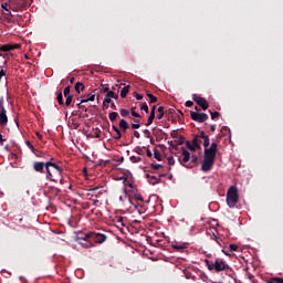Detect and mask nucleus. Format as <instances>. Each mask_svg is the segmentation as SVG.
<instances>
[{
    "instance_id": "nucleus-1",
    "label": "nucleus",
    "mask_w": 283,
    "mask_h": 283,
    "mask_svg": "<svg viewBox=\"0 0 283 283\" xmlns=\"http://www.w3.org/2000/svg\"><path fill=\"white\" fill-rule=\"evenodd\" d=\"M50 167H53V169L57 171L59 176H62L63 168L54 161L53 157H50V159L46 161V179L51 182H56V179H54V175H52V170H50Z\"/></svg>"
},
{
    "instance_id": "nucleus-2",
    "label": "nucleus",
    "mask_w": 283,
    "mask_h": 283,
    "mask_svg": "<svg viewBox=\"0 0 283 283\" xmlns=\"http://www.w3.org/2000/svg\"><path fill=\"white\" fill-rule=\"evenodd\" d=\"M240 200V195H238V187L231 186L227 192V205L230 209H233Z\"/></svg>"
},
{
    "instance_id": "nucleus-3",
    "label": "nucleus",
    "mask_w": 283,
    "mask_h": 283,
    "mask_svg": "<svg viewBox=\"0 0 283 283\" xmlns=\"http://www.w3.org/2000/svg\"><path fill=\"white\" fill-rule=\"evenodd\" d=\"M32 6V0H10V9L13 12H23Z\"/></svg>"
},
{
    "instance_id": "nucleus-4",
    "label": "nucleus",
    "mask_w": 283,
    "mask_h": 283,
    "mask_svg": "<svg viewBox=\"0 0 283 283\" xmlns=\"http://www.w3.org/2000/svg\"><path fill=\"white\" fill-rule=\"evenodd\" d=\"M213 271H216V273H222V271H226L227 275H231V273H233L231 266H229V264L221 259H216L213 262Z\"/></svg>"
},
{
    "instance_id": "nucleus-5",
    "label": "nucleus",
    "mask_w": 283,
    "mask_h": 283,
    "mask_svg": "<svg viewBox=\"0 0 283 283\" xmlns=\"http://www.w3.org/2000/svg\"><path fill=\"white\" fill-rule=\"evenodd\" d=\"M84 240H94L96 242V244H103V242H105V240H107V235L103 234V233H96V232H88L86 234H84V238H82Z\"/></svg>"
},
{
    "instance_id": "nucleus-6",
    "label": "nucleus",
    "mask_w": 283,
    "mask_h": 283,
    "mask_svg": "<svg viewBox=\"0 0 283 283\" xmlns=\"http://www.w3.org/2000/svg\"><path fill=\"white\" fill-rule=\"evenodd\" d=\"M218 154V144L213 142L209 148H205L203 158L216 160Z\"/></svg>"
},
{
    "instance_id": "nucleus-7",
    "label": "nucleus",
    "mask_w": 283,
    "mask_h": 283,
    "mask_svg": "<svg viewBox=\"0 0 283 283\" xmlns=\"http://www.w3.org/2000/svg\"><path fill=\"white\" fill-rule=\"evenodd\" d=\"M190 117L196 123H206V120H209V115L206 113H198V112H190Z\"/></svg>"
},
{
    "instance_id": "nucleus-8",
    "label": "nucleus",
    "mask_w": 283,
    "mask_h": 283,
    "mask_svg": "<svg viewBox=\"0 0 283 283\" xmlns=\"http://www.w3.org/2000/svg\"><path fill=\"white\" fill-rule=\"evenodd\" d=\"M8 125V115L6 106H3V98L0 99V127H6Z\"/></svg>"
},
{
    "instance_id": "nucleus-9",
    "label": "nucleus",
    "mask_w": 283,
    "mask_h": 283,
    "mask_svg": "<svg viewBox=\"0 0 283 283\" xmlns=\"http://www.w3.org/2000/svg\"><path fill=\"white\" fill-rule=\"evenodd\" d=\"M192 101L199 105L203 109V112H207L209 109V103L207 102V98L200 97L198 94L192 95Z\"/></svg>"
},
{
    "instance_id": "nucleus-10",
    "label": "nucleus",
    "mask_w": 283,
    "mask_h": 283,
    "mask_svg": "<svg viewBox=\"0 0 283 283\" xmlns=\"http://www.w3.org/2000/svg\"><path fill=\"white\" fill-rule=\"evenodd\" d=\"M181 155H182V158L180 159L181 165H184V167H187L188 169H191L193 166L188 165L189 160H191V153H189V150H187L186 148H182Z\"/></svg>"
},
{
    "instance_id": "nucleus-11",
    "label": "nucleus",
    "mask_w": 283,
    "mask_h": 283,
    "mask_svg": "<svg viewBox=\"0 0 283 283\" xmlns=\"http://www.w3.org/2000/svg\"><path fill=\"white\" fill-rule=\"evenodd\" d=\"M214 163H216V159L203 157V161H202V165H201V171H205V172L211 171V169L213 168Z\"/></svg>"
},
{
    "instance_id": "nucleus-12",
    "label": "nucleus",
    "mask_w": 283,
    "mask_h": 283,
    "mask_svg": "<svg viewBox=\"0 0 283 283\" xmlns=\"http://www.w3.org/2000/svg\"><path fill=\"white\" fill-rule=\"evenodd\" d=\"M21 48V44H3L0 46V52H6V56H8V52H12V50H19Z\"/></svg>"
},
{
    "instance_id": "nucleus-13",
    "label": "nucleus",
    "mask_w": 283,
    "mask_h": 283,
    "mask_svg": "<svg viewBox=\"0 0 283 283\" xmlns=\"http://www.w3.org/2000/svg\"><path fill=\"white\" fill-rule=\"evenodd\" d=\"M112 98L118 101V94L114 93V91H109L108 93H106L103 105H109V103H112Z\"/></svg>"
},
{
    "instance_id": "nucleus-14",
    "label": "nucleus",
    "mask_w": 283,
    "mask_h": 283,
    "mask_svg": "<svg viewBox=\"0 0 283 283\" xmlns=\"http://www.w3.org/2000/svg\"><path fill=\"white\" fill-rule=\"evenodd\" d=\"M48 161H35L33 164L34 171H38L39 174H45Z\"/></svg>"
},
{
    "instance_id": "nucleus-15",
    "label": "nucleus",
    "mask_w": 283,
    "mask_h": 283,
    "mask_svg": "<svg viewBox=\"0 0 283 283\" xmlns=\"http://www.w3.org/2000/svg\"><path fill=\"white\" fill-rule=\"evenodd\" d=\"M165 175H160L159 177H156L154 175L146 174V178L149 182V185H158L160 182V178H163Z\"/></svg>"
},
{
    "instance_id": "nucleus-16",
    "label": "nucleus",
    "mask_w": 283,
    "mask_h": 283,
    "mask_svg": "<svg viewBox=\"0 0 283 283\" xmlns=\"http://www.w3.org/2000/svg\"><path fill=\"white\" fill-rule=\"evenodd\" d=\"M118 125L124 133L127 132V129H129V123H127L126 119H120Z\"/></svg>"
},
{
    "instance_id": "nucleus-17",
    "label": "nucleus",
    "mask_w": 283,
    "mask_h": 283,
    "mask_svg": "<svg viewBox=\"0 0 283 283\" xmlns=\"http://www.w3.org/2000/svg\"><path fill=\"white\" fill-rule=\"evenodd\" d=\"M172 249H175V251H185V249H187V244L186 243H175V244H172Z\"/></svg>"
},
{
    "instance_id": "nucleus-18",
    "label": "nucleus",
    "mask_w": 283,
    "mask_h": 283,
    "mask_svg": "<svg viewBox=\"0 0 283 283\" xmlns=\"http://www.w3.org/2000/svg\"><path fill=\"white\" fill-rule=\"evenodd\" d=\"M83 90H85V84L77 82L75 83V92H77V94H81V92H83Z\"/></svg>"
},
{
    "instance_id": "nucleus-19",
    "label": "nucleus",
    "mask_w": 283,
    "mask_h": 283,
    "mask_svg": "<svg viewBox=\"0 0 283 283\" xmlns=\"http://www.w3.org/2000/svg\"><path fill=\"white\" fill-rule=\"evenodd\" d=\"M191 143L195 145L197 149H202V147L200 146V137H197V135H195Z\"/></svg>"
},
{
    "instance_id": "nucleus-20",
    "label": "nucleus",
    "mask_w": 283,
    "mask_h": 283,
    "mask_svg": "<svg viewBox=\"0 0 283 283\" xmlns=\"http://www.w3.org/2000/svg\"><path fill=\"white\" fill-rule=\"evenodd\" d=\"M129 85H127V86H124L123 88H122V91H120V97L122 98H127V94H129Z\"/></svg>"
},
{
    "instance_id": "nucleus-21",
    "label": "nucleus",
    "mask_w": 283,
    "mask_h": 283,
    "mask_svg": "<svg viewBox=\"0 0 283 283\" xmlns=\"http://www.w3.org/2000/svg\"><path fill=\"white\" fill-rule=\"evenodd\" d=\"M157 112H158V115H157L158 120H163V116H165V106H159L157 108Z\"/></svg>"
},
{
    "instance_id": "nucleus-22",
    "label": "nucleus",
    "mask_w": 283,
    "mask_h": 283,
    "mask_svg": "<svg viewBox=\"0 0 283 283\" xmlns=\"http://www.w3.org/2000/svg\"><path fill=\"white\" fill-rule=\"evenodd\" d=\"M95 98H96L95 94H88L86 98L81 99V103H90V101L94 102Z\"/></svg>"
},
{
    "instance_id": "nucleus-23",
    "label": "nucleus",
    "mask_w": 283,
    "mask_h": 283,
    "mask_svg": "<svg viewBox=\"0 0 283 283\" xmlns=\"http://www.w3.org/2000/svg\"><path fill=\"white\" fill-rule=\"evenodd\" d=\"M101 94H108L109 91V84H102L99 88Z\"/></svg>"
},
{
    "instance_id": "nucleus-24",
    "label": "nucleus",
    "mask_w": 283,
    "mask_h": 283,
    "mask_svg": "<svg viewBox=\"0 0 283 283\" xmlns=\"http://www.w3.org/2000/svg\"><path fill=\"white\" fill-rule=\"evenodd\" d=\"M64 97L66 98L65 103H64L65 107H70L72 105V101H73L74 96H72V95H64Z\"/></svg>"
},
{
    "instance_id": "nucleus-25",
    "label": "nucleus",
    "mask_w": 283,
    "mask_h": 283,
    "mask_svg": "<svg viewBox=\"0 0 283 283\" xmlns=\"http://www.w3.org/2000/svg\"><path fill=\"white\" fill-rule=\"evenodd\" d=\"M186 147H187V149H189L190 151H193V153H196V149H198L196 147V145H193L192 142H189V140L186 142Z\"/></svg>"
},
{
    "instance_id": "nucleus-26",
    "label": "nucleus",
    "mask_w": 283,
    "mask_h": 283,
    "mask_svg": "<svg viewBox=\"0 0 283 283\" xmlns=\"http://www.w3.org/2000/svg\"><path fill=\"white\" fill-rule=\"evenodd\" d=\"M108 118H109L111 123H116V118H118V113H116V112L109 113Z\"/></svg>"
},
{
    "instance_id": "nucleus-27",
    "label": "nucleus",
    "mask_w": 283,
    "mask_h": 283,
    "mask_svg": "<svg viewBox=\"0 0 283 283\" xmlns=\"http://www.w3.org/2000/svg\"><path fill=\"white\" fill-rule=\"evenodd\" d=\"M1 8H2V10H6V12H9V14H10V10H12V9L10 8V0H8V2H3V3L1 4Z\"/></svg>"
},
{
    "instance_id": "nucleus-28",
    "label": "nucleus",
    "mask_w": 283,
    "mask_h": 283,
    "mask_svg": "<svg viewBox=\"0 0 283 283\" xmlns=\"http://www.w3.org/2000/svg\"><path fill=\"white\" fill-rule=\"evenodd\" d=\"M56 101L59 105H65V102L63 101V93L61 91L57 93Z\"/></svg>"
},
{
    "instance_id": "nucleus-29",
    "label": "nucleus",
    "mask_w": 283,
    "mask_h": 283,
    "mask_svg": "<svg viewBox=\"0 0 283 283\" xmlns=\"http://www.w3.org/2000/svg\"><path fill=\"white\" fill-rule=\"evenodd\" d=\"M266 283H283L282 277H271L270 280L266 281Z\"/></svg>"
},
{
    "instance_id": "nucleus-30",
    "label": "nucleus",
    "mask_w": 283,
    "mask_h": 283,
    "mask_svg": "<svg viewBox=\"0 0 283 283\" xmlns=\"http://www.w3.org/2000/svg\"><path fill=\"white\" fill-rule=\"evenodd\" d=\"M154 118H156V114H154V112H150L146 127H149V125H151V123H154Z\"/></svg>"
},
{
    "instance_id": "nucleus-31",
    "label": "nucleus",
    "mask_w": 283,
    "mask_h": 283,
    "mask_svg": "<svg viewBox=\"0 0 283 283\" xmlns=\"http://www.w3.org/2000/svg\"><path fill=\"white\" fill-rule=\"evenodd\" d=\"M197 164H198V156L193 155L192 157H190V164H187V165H190V167H193Z\"/></svg>"
},
{
    "instance_id": "nucleus-32",
    "label": "nucleus",
    "mask_w": 283,
    "mask_h": 283,
    "mask_svg": "<svg viewBox=\"0 0 283 283\" xmlns=\"http://www.w3.org/2000/svg\"><path fill=\"white\" fill-rule=\"evenodd\" d=\"M119 114L123 116V118H127V116H129V111L126 108H120Z\"/></svg>"
},
{
    "instance_id": "nucleus-33",
    "label": "nucleus",
    "mask_w": 283,
    "mask_h": 283,
    "mask_svg": "<svg viewBox=\"0 0 283 283\" xmlns=\"http://www.w3.org/2000/svg\"><path fill=\"white\" fill-rule=\"evenodd\" d=\"M148 98L150 99V103H158V97H156L151 93H147Z\"/></svg>"
},
{
    "instance_id": "nucleus-34",
    "label": "nucleus",
    "mask_w": 283,
    "mask_h": 283,
    "mask_svg": "<svg viewBox=\"0 0 283 283\" xmlns=\"http://www.w3.org/2000/svg\"><path fill=\"white\" fill-rule=\"evenodd\" d=\"M140 111L149 114V106L147 105V103H142Z\"/></svg>"
},
{
    "instance_id": "nucleus-35",
    "label": "nucleus",
    "mask_w": 283,
    "mask_h": 283,
    "mask_svg": "<svg viewBox=\"0 0 283 283\" xmlns=\"http://www.w3.org/2000/svg\"><path fill=\"white\" fill-rule=\"evenodd\" d=\"M135 124H132V129H140V120L134 119Z\"/></svg>"
},
{
    "instance_id": "nucleus-36",
    "label": "nucleus",
    "mask_w": 283,
    "mask_h": 283,
    "mask_svg": "<svg viewBox=\"0 0 283 283\" xmlns=\"http://www.w3.org/2000/svg\"><path fill=\"white\" fill-rule=\"evenodd\" d=\"M205 263L208 271H213V263H211L208 259L205 260Z\"/></svg>"
},
{
    "instance_id": "nucleus-37",
    "label": "nucleus",
    "mask_w": 283,
    "mask_h": 283,
    "mask_svg": "<svg viewBox=\"0 0 283 283\" xmlns=\"http://www.w3.org/2000/svg\"><path fill=\"white\" fill-rule=\"evenodd\" d=\"M130 114L134 118H140V114L136 113V107L130 108Z\"/></svg>"
},
{
    "instance_id": "nucleus-38",
    "label": "nucleus",
    "mask_w": 283,
    "mask_h": 283,
    "mask_svg": "<svg viewBox=\"0 0 283 283\" xmlns=\"http://www.w3.org/2000/svg\"><path fill=\"white\" fill-rule=\"evenodd\" d=\"M150 167L155 171H158V169H163V165H160V164H151Z\"/></svg>"
},
{
    "instance_id": "nucleus-39",
    "label": "nucleus",
    "mask_w": 283,
    "mask_h": 283,
    "mask_svg": "<svg viewBox=\"0 0 283 283\" xmlns=\"http://www.w3.org/2000/svg\"><path fill=\"white\" fill-rule=\"evenodd\" d=\"M114 140H120L123 138V133L117 132L115 136H113Z\"/></svg>"
},
{
    "instance_id": "nucleus-40",
    "label": "nucleus",
    "mask_w": 283,
    "mask_h": 283,
    "mask_svg": "<svg viewBox=\"0 0 283 283\" xmlns=\"http://www.w3.org/2000/svg\"><path fill=\"white\" fill-rule=\"evenodd\" d=\"M199 139L201 138L202 140H203V138H207V133H205V130H201L200 133H199V135H196Z\"/></svg>"
},
{
    "instance_id": "nucleus-41",
    "label": "nucleus",
    "mask_w": 283,
    "mask_h": 283,
    "mask_svg": "<svg viewBox=\"0 0 283 283\" xmlns=\"http://www.w3.org/2000/svg\"><path fill=\"white\" fill-rule=\"evenodd\" d=\"M210 114H211L212 120H216V118H218V116H220V113H219V112H211V111H210Z\"/></svg>"
},
{
    "instance_id": "nucleus-42",
    "label": "nucleus",
    "mask_w": 283,
    "mask_h": 283,
    "mask_svg": "<svg viewBox=\"0 0 283 283\" xmlns=\"http://www.w3.org/2000/svg\"><path fill=\"white\" fill-rule=\"evenodd\" d=\"M203 147H205V149L209 148V136L203 138Z\"/></svg>"
},
{
    "instance_id": "nucleus-43",
    "label": "nucleus",
    "mask_w": 283,
    "mask_h": 283,
    "mask_svg": "<svg viewBox=\"0 0 283 283\" xmlns=\"http://www.w3.org/2000/svg\"><path fill=\"white\" fill-rule=\"evenodd\" d=\"M132 163H140L142 158L136 156H130Z\"/></svg>"
},
{
    "instance_id": "nucleus-44",
    "label": "nucleus",
    "mask_w": 283,
    "mask_h": 283,
    "mask_svg": "<svg viewBox=\"0 0 283 283\" xmlns=\"http://www.w3.org/2000/svg\"><path fill=\"white\" fill-rule=\"evenodd\" d=\"M64 96H72V94H70V86H66L63 91Z\"/></svg>"
},
{
    "instance_id": "nucleus-45",
    "label": "nucleus",
    "mask_w": 283,
    "mask_h": 283,
    "mask_svg": "<svg viewBox=\"0 0 283 283\" xmlns=\"http://www.w3.org/2000/svg\"><path fill=\"white\" fill-rule=\"evenodd\" d=\"M229 249H230V251H238V249H240V248L238 247V244H230Z\"/></svg>"
},
{
    "instance_id": "nucleus-46",
    "label": "nucleus",
    "mask_w": 283,
    "mask_h": 283,
    "mask_svg": "<svg viewBox=\"0 0 283 283\" xmlns=\"http://www.w3.org/2000/svg\"><path fill=\"white\" fill-rule=\"evenodd\" d=\"M135 151H136V154H139V156H143V148L140 147V146H137L136 148H135Z\"/></svg>"
},
{
    "instance_id": "nucleus-47",
    "label": "nucleus",
    "mask_w": 283,
    "mask_h": 283,
    "mask_svg": "<svg viewBox=\"0 0 283 283\" xmlns=\"http://www.w3.org/2000/svg\"><path fill=\"white\" fill-rule=\"evenodd\" d=\"M168 165L170 166L176 165V160L174 159V157H168Z\"/></svg>"
},
{
    "instance_id": "nucleus-48",
    "label": "nucleus",
    "mask_w": 283,
    "mask_h": 283,
    "mask_svg": "<svg viewBox=\"0 0 283 283\" xmlns=\"http://www.w3.org/2000/svg\"><path fill=\"white\" fill-rule=\"evenodd\" d=\"M144 134H145L146 138H150L151 137V132H149V129H145Z\"/></svg>"
},
{
    "instance_id": "nucleus-49",
    "label": "nucleus",
    "mask_w": 283,
    "mask_h": 283,
    "mask_svg": "<svg viewBox=\"0 0 283 283\" xmlns=\"http://www.w3.org/2000/svg\"><path fill=\"white\" fill-rule=\"evenodd\" d=\"M170 149H178V146L174 145V142H168Z\"/></svg>"
},
{
    "instance_id": "nucleus-50",
    "label": "nucleus",
    "mask_w": 283,
    "mask_h": 283,
    "mask_svg": "<svg viewBox=\"0 0 283 283\" xmlns=\"http://www.w3.org/2000/svg\"><path fill=\"white\" fill-rule=\"evenodd\" d=\"M135 98L137 101H143V94L135 93Z\"/></svg>"
},
{
    "instance_id": "nucleus-51",
    "label": "nucleus",
    "mask_w": 283,
    "mask_h": 283,
    "mask_svg": "<svg viewBox=\"0 0 283 283\" xmlns=\"http://www.w3.org/2000/svg\"><path fill=\"white\" fill-rule=\"evenodd\" d=\"M155 158H156V160H161V156L158 153V150L155 151Z\"/></svg>"
},
{
    "instance_id": "nucleus-52",
    "label": "nucleus",
    "mask_w": 283,
    "mask_h": 283,
    "mask_svg": "<svg viewBox=\"0 0 283 283\" xmlns=\"http://www.w3.org/2000/svg\"><path fill=\"white\" fill-rule=\"evenodd\" d=\"M186 107H193V102L192 101H187L186 102Z\"/></svg>"
},
{
    "instance_id": "nucleus-53",
    "label": "nucleus",
    "mask_w": 283,
    "mask_h": 283,
    "mask_svg": "<svg viewBox=\"0 0 283 283\" xmlns=\"http://www.w3.org/2000/svg\"><path fill=\"white\" fill-rule=\"evenodd\" d=\"M74 81H76V78H74V76L69 77V83H71V85H74Z\"/></svg>"
},
{
    "instance_id": "nucleus-54",
    "label": "nucleus",
    "mask_w": 283,
    "mask_h": 283,
    "mask_svg": "<svg viewBox=\"0 0 283 283\" xmlns=\"http://www.w3.org/2000/svg\"><path fill=\"white\" fill-rule=\"evenodd\" d=\"M3 76H6V71H3V69L0 70V81L1 78H3Z\"/></svg>"
},
{
    "instance_id": "nucleus-55",
    "label": "nucleus",
    "mask_w": 283,
    "mask_h": 283,
    "mask_svg": "<svg viewBox=\"0 0 283 283\" xmlns=\"http://www.w3.org/2000/svg\"><path fill=\"white\" fill-rule=\"evenodd\" d=\"M6 143V139L3 138V135L0 133V145H3Z\"/></svg>"
},
{
    "instance_id": "nucleus-56",
    "label": "nucleus",
    "mask_w": 283,
    "mask_h": 283,
    "mask_svg": "<svg viewBox=\"0 0 283 283\" xmlns=\"http://www.w3.org/2000/svg\"><path fill=\"white\" fill-rule=\"evenodd\" d=\"M134 136H135V138H140V133H138L137 130H134Z\"/></svg>"
},
{
    "instance_id": "nucleus-57",
    "label": "nucleus",
    "mask_w": 283,
    "mask_h": 283,
    "mask_svg": "<svg viewBox=\"0 0 283 283\" xmlns=\"http://www.w3.org/2000/svg\"><path fill=\"white\" fill-rule=\"evenodd\" d=\"M146 156H147L148 158H151V156H153L151 150L147 149V150H146Z\"/></svg>"
},
{
    "instance_id": "nucleus-58",
    "label": "nucleus",
    "mask_w": 283,
    "mask_h": 283,
    "mask_svg": "<svg viewBox=\"0 0 283 283\" xmlns=\"http://www.w3.org/2000/svg\"><path fill=\"white\" fill-rule=\"evenodd\" d=\"M65 179L63 178V175H60V185H64Z\"/></svg>"
},
{
    "instance_id": "nucleus-59",
    "label": "nucleus",
    "mask_w": 283,
    "mask_h": 283,
    "mask_svg": "<svg viewBox=\"0 0 283 283\" xmlns=\"http://www.w3.org/2000/svg\"><path fill=\"white\" fill-rule=\"evenodd\" d=\"M27 145H28L29 149H34V146L30 143V140L27 142Z\"/></svg>"
},
{
    "instance_id": "nucleus-60",
    "label": "nucleus",
    "mask_w": 283,
    "mask_h": 283,
    "mask_svg": "<svg viewBox=\"0 0 283 283\" xmlns=\"http://www.w3.org/2000/svg\"><path fill=\"white\" fill-rule=\"evenodd\" d=\"M136 200H139L140 202H143V200H144V199H143V196H142V195H137V196H136Z\"/></svg>"
},
{
    "instance_id": "nucleus-61",
    "label": "nucleus",
    "mask_w": 283,
    "mask_h": 283,
    "mask_svg": "<svg viewBox=\"0 0 283 283\" xmlns=\"http://www.w3.org/2000/svg\"><path fill=\"white\" fill-rule=\"evenodd\" d=\"M112 129H113L115 133L120 132V129H118V128L116 127V125H113V126H112Z\"/></svg>"
},
{
    "instance_id": "nucleus-62",
    "label": "nucleus",
    "mask_w": 283,
    "mask_h": 283,
    "mask_svg": "<svg viewBox=\"0 0 283 283\" xmlns=\"http://www.w3.org/2000/svg\"><path fill=\"white\" fill-rule=\"evenodd\" d=\"M111 107H112V109H118L117 107H116V104L115 103H111Z\"/></svg>"
},
{
    "instance_id": "nucleus-63",
    "label": "nucleus",
    "mask_w": 283,
    "mask_h": 283,
    "mask_svg": "<svg viewBox=\"0 0 283 283\" xmlns=\"http://www.w3.org/2000/svg\"><path fill=\"white\" fill-rule=\"evenodd\" d=\"M210 129H211L212 133L216 132V125L212 124V125L210 126Z\"/></svg>"
},
{
    "instance_id": "nucleus-64",
    "label": "nucleus",
    "mask_w": 283,
    "mask_h": 283,
    "mask_svg": "<svg viewBox=\"0 0 283 283\" xmlns=\"http://www.w3.org/2000/svg\"><path fill=\"white\" fill-rule=\"evenodd\" d=\"M221 132H229V127L223 126V127L221 128Z\"/></svg>"
}]
</instances>
